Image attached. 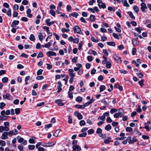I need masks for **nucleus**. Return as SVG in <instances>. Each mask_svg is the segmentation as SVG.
I'll use <instances>...</instances> for the list:
<instances>
[{"label": "nucleus", "mask_w": 151, "mask_h": 151, "mask_svg": "<svg viewBox=\"0 0 151 151\" xmlns=\"http://www.w3.org/2000/svg\"><path fill=\"white\" fill-rule=\"evenodd\" d=\"M87 59L89 62H91L93 60V57L89 55L87 56Z\"/></svg>", "instance_id": "58836bf2"}, {"label": "nucleus", "mask_w": 151, "mask_h": 151, "mask_svg": "<svg viewBox=\"0 0 151 151\" xmlns=\"http://www.w3.org/2000/svg\"><path fill=\"white\" fill-rule=\"evenodd\" d=\"M68 122L70 124H71L72 123V117L71 116H69L68 117Z\"/></svg>", "instance_id": "e2e57ef3"}, {"label": "nucleus", "mask_w": 151, "mask_h": 151, "mask_svg": "<svg viewBox=\"0 0 151 151\" xmlns=\"http://www.w3.org/2000/svg\"><path fill=\"white\" fill-rule=\"evenodd\" d=\"M141 9L142 12H144L145 11V9H147V7L146 4L144 3H142L141 4Z\"/></svg>", "instance_id": "0eeeda50"}, {"label": "nucleus", "mask_w": 151, "mask_h": 151, "mask_svg": "<svg viewBox=\"0 0 151 151\" xmlns=\"http://www.w3.org/2000/svg\"><path fill=\"white\" fill-rule=\"evenodd\" d=\"M142 111L140 106L138 105V108L136 109V111L138 113H140Z\"/></svg>", "instance_id": "8fccbe9b"}, {"label": "nucleus", "mask_w": 151, "mask_h": 151, "mask_svg": "<svg viewBox=\"0 0 151 151\" xmlns=\"http://www.w3.org/2000/svg\"><path fill=\"white\" fill-rule=\"evenodd\" d=\"M3 97L4 99H7L9 100H10L11 99L10 97L11 96V95L9 93H7L5 95H3Z\"/></svg>", "instance_id": "4468645a"}, {"label": "nucleus", "mask_w": 151, "mask_h": 151, "mask_svg": "<svg viewBox=\"0 0 151 151\" xmlns=\"http://www.w3.org/2000/svg\"><path fill=\"white\" fill-rule=\"evenodd\" d=\"M119 112H118L120 117H122L124 114V112L123 109L121 108L118 109Z\"/></svg>", "instance_id": "39448f33"}, {"label": "nucleus", "mask_w": 151, "mask_h": 151, "mask_svg": "<svg viewBox=\"0 0 151 151\" xmlns=\"http://www.w3.org/2000/svg\"><path fill=\"white\" fill-rule=\"evenodd\" d=\"M62 102L63 101L61 99H58L55 101V103L57 104L59 106H62L64 105V103Z\"/></svg>", "instance_id": "423d86ee"}, {"label": "nucleus", "mask_w": 151, "mask_h": 151, "mask_svg": "<svg viewBox=\"0 0 151 151\" xmlns=\"http://www.w3.org/2000/svg\"><path fill=\"white\" fill-rule=\"evenodd\" d=\"M88 134H91L94 133V130L93 129H91L88 131Z\"/></svg>", "instance_id": "09e8293b"}, {"label": "nucleus", "mask_w": 151, "mask_h": 151, "mask_svg": "<svg viewBox=\"0 0 151 151\" xmlns=\"http://www.w3.org/2000/svg\"><path fill=\"white\" fill-rule=\"evenodd\" d=\"M117 111V109H115L112 108L110 110V113L112 114H113L114 113L116 112Z\"/></svg>", "instance_id": "c9c22d12"}, {"label": "nucleus", "mask_w": 151, "mask_h": 151, "mask_svg": "<svg viewBox=\"0 0 151 151\" xmlns=\"http://www.w3.org/2000/svg\"><path fill=\"white\" fill-rule=\"evenodd\" d=\"M46 65H47V68L48 70H50L52 68V66L51 64L47 63L46 64Z\"/></svg>", "instance_id": "bf43d9fd"}, {"label": "nucleus", "mask_w": 151, "mask_h": 151, "mask_svg": "<svg viewBox=\"0 0 151 151\" xmlns=\"http://www.w3.org/2000/svg\"><path fill=\"white\" fill-rule=\"evenodd\" d=\"M46 54L48 57H50L51 56H55L57 55L56 53L52 51H49L46 52Z\"/></svg>", "instance_id": "6e6552de"}, {"label": "nucleus", "mask_w": 151, "mask_h": 151, "mask_svg": "<svg viewBox=\"0 0 151 151\" xmlns=\"http://www.w3.org/2000/svg\"><path fill=\"white\" fill-rule=\"evenodd\" d=\"M32 139H29V142L30 143L34 144L35 143V141L32 138H33L35 139V137H32Z\"/></svg>", "instance_id": "ea45409f"}, {"label": "nucleus", "mask_w": 151, "mask_h": 151, "mask_svg": "<svg viewBox=\"0 0 151 151\" xmlns=\"http://www.w3.org/2000/svg\"><path fill=\"white\" fill-rule=\"evenodd\" d=\"M106 89V87L104 85H101L100 87V92L104 91Z\"/></svg>", "instance_id": "cd10ccee"}, {"label": "nucleus", "mask_w": 151, "mask_h": 151, "mask_svg": "<svg viewBox=\"0 0 151 151\" xmlns=\"http://www.w3.org/2000/svg\"><path fill=\"white\" fill-rule=\"evenodd\" d=\"M43 70L40 69L38 70L37 72V75H40L42 74Z\"/></svg>", "instance_id": "de8ad7c7"}, {"label": "nucleus", "mask_w": 151, "mask_h": 151, "mask_svg": "<svg viewBox=\"0 0 151 151\" xmlns=\"http://www.w3.org/2000/svg\"><path fill=\"white\" fill-rule=\"evenodd\" d=\"M96 19L95 16L93 15H91L89 18L87 19V20H90L91 21L93 22Z\"/></svg>", "instance_id": "ddd939ff"}, {"label": "nucleus", "mask_w": 151, "mask_h": 151, "mask_svg": "<svg viewBox=\"0 0 151 151\" xmlns=\"http://www.w3.org/2000/svg\"><path fill=\"white\" fill-rule=\"evenodd\" d=\"M15 114H18L20 113V110L19 108H17L15 109Z\"/></svg>", "instance_id": "13d9d810"}, {"label": "nucleus", "mask_w": 151, "mask_h": 151, "mask_svg": "<svg viewBox=\"0 0 151 151\" xmlns=\"http://www.w3.org/2000/svg\"><path fill=\"white\" fill-rule=\"evenodd\" d=\"M138 39V37H136L134 39L132 40V43L133 45H137V41Z\"/></svg>", "instance_id": "a211bd4d"}, {"label": "nucleus", "mask_w": 151, "mask_h": 151, "mask_svg": "<svg viewBox=\"0 0 151 151\" xmlns=\"http://www.w3.org/2000/svg\"><path fill=\"white\" fill-rule=\"evenodd\" d=\"M98 5L99 7V9H101L103 8L104 9L106 7V6L105 4L104 3H103L101 4H98Z\"/></svg>", "instance_id": "2eb2a0df"}, {"label": "nucleus", "mask_w": 151, "mask_h": 151, "mask_svg": "<svg viewBox=\"0 0 151 151\" xmlns=\"http://www.w3.org/2000/svg\"><path fill=\"white\" fill-rule=\"evenodd\" d=\"M111 137H107L104 139V142L106 144H109L110 142H111L110 140L111 139Z\"/></svg>", "instance_id": "9b49d317"}, {"label": "nucleus", "mask_w": 151, "mask_h": 151, "mask_svg": "<svg viewBox=\"0 0 151 151\" xmlns=\"http://www.w3.org/2000/svg\"><path fill=\"white\" fill-rule=\"evenodd\" d=\"M37 148L38 151H45V149L43 147H39Z\"/></svg>", "instance_id": "774afa93"}, {"label": "nucleus", "mask_w": 151, "mask_h": 151, "mask_svg": "<svg viewBox=\"0 0 151 151\" xmlns=\"http://www.w3.org/2000/svg\"><path fill=\"white\" fill-rule=\"evenodd\" d=\"M5 106V104L3 102L1 103H0V108L1 109H2Z\"/></svg>", "instance_id": "338daca9"}, {"label": "nucleus", "mask_w": 151, "mask_h": 151, "mask_svg": "<svg viewBox=\"0 0 151 151\" xmlns=\"http://www.w3.org/2000/svg\"><path fill=\"white\" fill-rule=\"evenodd\" d=\"M111 128V127L110 124H108L105 127V129L107 131H109Z\"/></svg>", "instance_id": "4be33fe9"}, {"label": "nucleus", "mask_w": 151, "mask_h": 151, "mask_svg": "<svg viewBox=\"0 0 151 151\" xmlns=\"http://www.w3.org/2000/svg\"><path fill=\"white\" fill-rule=\"evenodd\" d=\"M50 12L51 14L53 17H55V12L53 10H51L50 11Z\"/></svg>", "instance_id": "603ef678"}, {"label": "nucleus", "mask_w": 151, "mask_h": 151, "mask_svg": "<svg viewBox=\"0 0 151 151\" xmlns=\"http://www.w3.org/2000/svg\"><path fill=\"white\" fill-rule=\"evenodd\" d=\"M133 129L130 127H127L126 128V130L127 132H130L132 131Z\"/></svg>", "instance_id": "7c9ffc66"}, {"label": "nucleus", "mask_w": 151, "mask_h": 151, "mask_svg": "<svg viewBox=\"0 0 151 151\" xmlns=\"http://www.w3.org/2000/svg\"><path fill=\"white\" fill-rule=\"evenodd\" d=\"M19 23V21L18 20H14L12 22L11 24V27H16Z\"/></svg>", "instance_id": "9d476101"}, {"label": "nucleus", "mask_w": 151, "mask_h": 151, "mask_svg": "<svg viewBox=\"0 0 151 151\" xmlns=\"http://www.w3.org/2000/svg\"><path fill=\"white\" fill-rule=\"evenodd\" d=\"M68 96L70 99H72L73 97V92L69 91L68 92Z\"/></svg>", "instance_id": "a19ab883"}, {"label": "nucleus", "mask_w": 151, "mask_h": 151, "mask_svg": "<svg viewBox=\"0 0 151 151\" xmlns=\"http://www.w3.org/2000/svg\"><path fill=\"white\" fill-rule=\"evenodd\" d=\"M79 15L78 13L77 12H74L71 14H70L69 15L70 17H71V16H72L74 17L77 18L78 16Z\"/></svg>", "instance_id": "dca6fc26"}, {"label": "nucleus", "mask_w": 151, "mask_h": 151, "mask_svg": "<svg viewBox=\"0 0 151 151\" xmlns=\"http://www.w3.org/2000/svg\"><path fill=\"white\" fill-rule=\"evenodd\" d=\"M75 107L77 109H84V107L83 106V105L76 104L75 105Z\"/></svg>", "instance_id": "b1692460"}, {"label": "nucleus", "mask_w": 151, "mask_h": 151, "mask_svg": "<svg viewBox=\"0 0 151 151\" xmlns=\"http://www.w3.org/2000/svg\"><path fill=\"white\" fill-rule=\"evenodd\" d=\"M52 126V124H46L45 125V129H49L50 127H51Z\"/></svg>", "instance_id": "a18cd8bd"}, {"label": "nucleus", "mask_w": 151, "mask_h": 151, "mask_svg": "<svg viewBox=\"0 0 151 151\" xmlns=\"http://www.w3.org/2000/svg\"><path fill=\"white\" fill-rule=\"evenodd\" d=\"M142 29L143 28L142 27L136 28L134 29L135 31L139 33H141V31Z\"/></svg>", "instance_id": "bb28decb"}, {"label": "nucleus", "mask_w": 151, "mask_h": 151, "mask_svg": "<svg viewBox=\"0 0 151 151\" xmlns=\"http://www.w3.org/2000/svg\"><path fill=\"white\" fill-rule=\"evenodd\" d=\"M52 43L50 42H48L44 45L45 47L49 48L51 45Z\"/></svg>", "instance_id": "79ce46f5"}, {"label": "nucleus", "mask_w": 151, "mask_h": 151, "mask_svg": "<svg viewBox=\"0 0 151 151\" xmlns=\"http://www.w3.org/2000/svg\"><path fill=\"white\" fill-rule=\"evenodd\" d=\"M73 29L75 33H80V32L81 31V29L78 25L75 26L73 27Z\"/></svg>", "instance_id": "20e7f679"}, {"label": "nucleus", "mask_w": 151, "mask_h": 151, "mask_svg": "<svg viewBox=\"0 0 151 151\" xmlns=\"http://www.w3.org/2000/svg\"><path fill=\"white\" fill-rule=\"evenodd\" d=\"M50 19H46L45 21V22L46 23L47 25L49 26H50Z\"/></svg>", "instance_id": "e433bc0d"}, {"label": "nucleus", "mask_w": 151, "mask_h": 151, "mask_svg": "<svg viewBox=\"0 0 151 151\" xmlns=\"http://www.w3.org/2000/svg\"><path fill=\"white\" fill-rule=\"evenodd\" d=\"M43 56V55L42 52H39V54L37 56V58H42Z\"/></svg>", "instance_id": "5fc2aeb1"}, {"label": "nucleus", "mask_w": 151, "mask_h": 151, "mask_svg": "<svg viewBox=\"0 0 151 151\" xmlns=\"http://www.w3.org/2000/svg\"><path fill=\"white\" fill-rule=\"evenodd\" d=\"M112 35L116 39H119V37L118 35L115 33H113Z\"/></svg>", "instance_id": "c03bdc74"}, {"label": "nucleus", "mask_w": 151, "mask_h": 151, "mask_svg": "<svg viewBox=\"0 0 151 151\" xmlns=\"http://www.w3.org/2000/svg\"><path fill=\"white\" fill-rule=\"evenodd\" d=\"M116 15L119 17V18H121L122 17L121 12H120L117 11L116 12Z\"/></svg>", "instance_id": "052dcab7"}, {"label": "nucleus", "mask_w": 151, "mask_h": 151, "mask_svg": "<svg viewBox=\"0 0 151 151\" xmlns=\"http://www.w3.org/2000/svg\"><path fill=\"white\" fill-rule=\"evenodd\" d=\"M11 132V136H12L13 134L14 135L17 134L19 133V132L16 129H14V130H12L9 131Z\"/></svg>", "instance_id": "f8f14e48"}, {"label": "nucleus", "mask_w": 151, "mask_h": 151, "mask_svg": "<svg viewBox=\"0 0 151 151\" xmlns=\"http://www.w3.org/2000/svg\"><path fill=\"white\" fill-rule=\"evenodd\" d=\"M78 142V141L76 140H73V141L72 144L73 145V146L72 147V148L74 150L75 149H77V151H81V149L80 146L77 145Z\"/></svg>", "instance_id": "f257e3e1"}, {"label": "nucleus", "mask_w": 151, "mask_h": 151, "mask_svg": "<svg viewBox=\"0 0 151 151\" xmlns=\"http://www.w3.org/2000/svg\"><path fill=\"white\" fill-rule=\"evenodd\" d=\"M91 40L92 41L95 42L96 43L99 42V40H98L95 39L94 37L93 36L91 37Z\"/></svg>", "instance_id": "49530a36"}, {"label": "nucleus", "mask_w": 151, "mask_h": 151, "mask_svg": "<svg viewBox=\"0 0 151 151\" xmlns=\"http://www.w3.org/2000/svg\"><path fill=\"white\" fill-rule=\"evenodd\" d=\"M79 41V39L78 38H76L74 39L73 40V42L74 43H78Z\"/></svg>", "instance_id": "4d7b16f0"}, {"label": "nucleus", "mask_w": 151, "mask_h": 151, "mask_svg": "<svg viewBox=\"0 0 151 151\" xmlns=\"http://www.w3.org/2000/svg\"><path fill=\"white\" fill-rule=\"evenodd\" d=\"M106 67L108 68H111V66L112 65L111 63L109 61H107L106 63Z\"/></svg>", "instance_id": "5701e85b"}, {"label": "nucleus", "mask_w": 151, "mask_h": 151, "mask_svg": "<svg viewBox=\"0 0 151 151\" xmlns=\"http://www.w3.org/2000/svg\"><path fill=\"white\" fill-rule=\"evenodd\" d=\"M105 119L106 117H105V115H103L101 116H99L98 118V120L101 119L103 121L105 120Z\"/></svg>", "instance_id": "f704fd0d"}, {"label": "nucleus", "mask_w": 151, "mask_h": 151, "mask_svg": "<svg viewBox=\"0 0 151 151\" xmlns=\"http://www.w3.org/2000/svg\"><path fill=\"white\" fill-rule=\"evenodd\" d=\"M11 132H4L2 134V135L1 137V139H7L8 138V135H9V136H11Z\"/></svg>", "instance_id": "f03ea898"}, {"label": "nucleus", "mask_w": 151, "mask_h": 151, "mask_svg": "<svg viewBox=\"0 0 151 151\" xmlns=\"http://www.w3.org/2000/svg\"><path fill=\"white\" fill-rule=\"evenodd\" d=\"M82 98L80 96L77 97L76 99V101L78 103L81 102L82 101Z\"/></svg>", "instance_id": "6ab92c4d"}, {"label": "nucleus", "mask_w": 151, "mask_h": 151, "mask_svg": "<svg viewBox=\"0 0 151 151\" xmlns=\"http://www.w3.org/2000/svg\"><path fill=\"white\" fill-rule=\"evenodd\" d=\"M104 79V78L102 75L99 76L98 78V80L100 81H102Z\"/></svg>", "instance_id": "0e129e2a"}, {"label": "nucleus", "mask_w": 151, "mask_h": 151, "mask_svg": "<svg viewBox=\"0 0 151 151\" xmlns=\"http://www.w3.org/2000/svg\"><path fill=\"white\" fill-rule=\"evenodd\" d=\"M103 52L106 56H108V55L109 54L106 49H103Z\"/></svg>", "instance_id": "864d4df0"}, {"label": "nucleus", "mask_w": 151, "mask_h": 151, "mask_svg": "<svg viewBox=\"0 0 151 151\" xmlns=\"http://www.w3.org/2000/svg\"><path fill=\"white\" fill-rule=\"evenodd\" d=\"M2 82L4 83H6L8 81V78L7 77H4L2 79Z\"/></svg>", "instance_id": "a878e982"}, {"label": "nucleus", "mask_w": 151, "mask_h": 151, "mask_svg": "<svg viewBox=\"0 0 151 151\" xmlns=\"http://www.w3.org/2000/svg\"><path fill=\"white\" fill-rule=\"evenodd\" d=\"M74 114L77 117L78 119L79 120L83 118V116L81 114L77 111L75 112Z\"/></svg>", "instance_id": "1a4fd4ad"}, {"label": "nucleus", "mask_w": 151, "mask_h": 151, "mask_svg": "<svg viewBox=\"0 0 151 151\" xmlns=\"http://www.w3.org/2000/svg\"><path fill=\"white\" fill-rule=\"evenodd\" d=\"M87 133L86 132L83 133L82 134H79L78 135V136L80 137H85L87 135Z\"/></svg>", "instance_id": "c85d7f7f"}, {"label": "nucleus", "mask_w": 151, "mask_h": 151, "mask_svg": "<svg viewBox=\"0 0 151 151\" xmlns=\"http://www.w3.org/2000/svg\"><path fill=\"white\" fill-rule=\"evenodd\" d=\"M133 9H134V10L137 13H138L139 10V8L137 6H136V5L134 6Z\"/></svg>", "instance_id": "37998d69"}, {"label": "nucleus", "mask_w": 151, "mask_h": 151, "mask_svg": "<svg viewBox=\"0 0 151 151\" xmlns=\"http://www.w3.org/2000/svg\"><path fill=\"white\" fill-rule=\"evenodd\" d=\"M144 81L143 79H142L141 80L139 81L138 82V83L140 86H141L142 87L145 85V84L144 83Z\"/></svg>", "instance_id": "aec40b11"}, {"label": "nucleus", "mask_w": 151, "mask_h": 151, "mask_svg": "<svg viewBox=\"0 0 151 151\" xmlns=\"http://www.w3.org/2000/svg\"><path fill=\"white\" fill-rule=\"evenodd\" d=\"M86 122L84 120H81L79 122V124L81 126H84L85 125Z\"/></svg>", "instance_id": "473e14b6"}, {"label": "nucleus", "mask_w": 151, "mask_h": 151, "mask_svg": "<svg viewBox=\"0 0 151 151\" xmlns=\"http://www.w3.org/2000/svg\"><path fill=\"white\" fill-rule=\"evenodd\" d=\"M29 39L31 41H34L35 40V37L33 34H31L30 35Z\"/></svg>", "instance_id": "c756f323"}, {"label": "nucleus", "mask_w": 151, "mask_h": 151, "mask_svg": "<svg viewBox=\"0 0 151 151\" xmlns=\"http://www.w3.org/2000/svg\"><path fill=\"white\" fill-rule=\"evenodd\" d=\"M28 148L29 150H34L35 148V145H29L28 146Z\"/></svg>", "instance_id": "4c0bfd02"}, {"label": "nucleus", "mask_w": 151, "mask_h": 151, "mask_svg": "<svg viewBox=\"0 0 151 151\" xmlns=\"http://www.w3.org/2000/svg\"><path fill=\"white\" fill-rule=\"evenodd\" d=\"M61 130L60 129H57L53 134V135L55 137H57L58 135V133L60 132Z\"/></svg>", "instance_id": "412c9836"}, {"label": "nucleus", "mask_w": 151, "mask_h": 151, "mask_svg": "<svg viewBox=\"0 0 151 151\" xmlns=\"http://www.w3.org/2000/svg\"><path fill=\"white\" fill-rule=\"evenodd\" d=\"M107 44L109 46H115V43L113 42H107Z\"/></svg>", "instance_id": "393cba45"}, {"label": "nucleus", "mask_w": 151, "mask_h": 151, "mask_svg": "<svg viewBox=\"0 0 151 151\" xmlns=\"http://www.w3.org/2000/svg\"><path fill=\"white\" fill-rule=\"evenodd\" d=\"M39 34L38 36L39 39L40 41H42L43 38V36L41 33H40Z\"/></svg>", "instance_id": "2f4dec72"}, {"label": "nucleus", "mask_w": 151, "mask_h": 151, "mask_svg": "<svg viewBox=\"0 0 151 151\" xmlns=\"http://www.w3.org/2000/svg\"><path fill=\"white\" fill-rule=\"evenodd\" d=\"M137 52V49L136 48L134 47L132 49V54L133 55H134Z\"/></svg>", "instance_id": "69168bd1"}, {"label": "nucleus", "mask_w": 151, "mask_h": 151, "mask_svg": "<svg viewBox=\"0 0 151 151\" xmlns=\"http://www.w3.org/2000/svg\"><path fill=\"white\" fill-rule=\"evenodd\" d=\"M78 58L77 57H75L72 60V62L76 63L77 62Z\"/></svg>", "instance_id": "6e6d98bb"}, {"label": "nucleus", "mask_w": 151, "mask_h": 151, "mask_svg": "<svg viewBox=\"0 0 151 151\" xmlns=\"http://www.w3.org/2000/svg\"><path fill=\"white\" fill-rule=\"evenodd\" d=\"M113 57L117 63H122V60L121 59L120 57H119L116 55H113Z\"/></svg>", "instance_id": "7ed1b4c3"}, {"label": "nucleus", "mask_w": 151, "mask_h": 151, "mask_svg": "<svg viewBox=\"0 0 151 151\" xmlns=\"http://www.w3.org/2000/svg\"><path fill=\"white\" fill-rule=\"evenodd\" d=\"M129 16L132 19L134 20L135 19V17L133 15L132 13L131 12L129 11L127 12Z\"/></svg>", "instance_id": "f3484780"}, {"label": "nucleus", "mask_w": 151, "mask_h": 151, "mask_svg": "<svg viewBox=\"0 0 151 151\" xmlns=\"http://www.w3.org/2000/svg\"><path fill=\"white\" fill-rule=\"evenodd\" d=\"M137 74L139 78H142L143 77L144 75L141 72L137 73Z\"/></svg>", "instance_id": "3c124183"}, {"label": "nucleus", "mask_w": 151, "mask_h": 151, "mask_svg": "<svg viewBox=\"0 0 151 151\" xmlns=\"http://www.w3.org/2000/svg\"><path fill=\"white\" fill-rule=\"evenodd\" d=\"M28 3V1L27 0H24L22 2V4L24 5H27Z\"/></svg>", "instance_id": "680f3d73"}, {"label": "nucleus", "mask_w": 151, "mask_h": 151, "mask_svg": "<svg viewBox=\"0 0 151 151\" xmlns=\"http://www.w3.org/2000/svg\"><path fill=\"white\" fill-rule=\"evenodd\" d=\"M9 117V116H5L3 117H1L0 118V119L1 120L4 121L7 120V118Z\"/></svg>", "instance_id": "72a5a7b5"}]
</instances>
